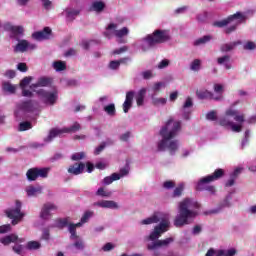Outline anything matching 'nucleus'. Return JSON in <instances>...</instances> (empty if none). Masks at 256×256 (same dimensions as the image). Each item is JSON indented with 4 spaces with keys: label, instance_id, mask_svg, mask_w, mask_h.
Masks as SVG:
<instances>
[{
    "label": "nucleus",
    "instance_id": "1",
    "mask_svg": "<svg viewBox=\"0 0 256 256\" xmlns=\"http://www.w3.org/2000/svg\"><path fill=\"white\" fill-rule=\"evenodd\" d=\"M181 131V121H174L173 118H169L166 125L160 130V136L162 140L158 142V151H165L168 149L170 155H175L179 150V140L175 139Z\"/></svg>",
    "mask_w": 256,
    "mask_h": 256
},
{
    "label": "nucleus",
    "instance_id": "2",
    "mask_svg": "<svg viewBox=\"0 0 256 256\" xmlns=\"http://www.w3.org/2000/svg\"><path fill=\"white\" fill-rule=\"evenodd\" d=\"M169 227V220L163 219L158 226H155L154 231L147 236V241H153L150 244H147L148 251H153V256H161V248L169 247L170 243H173L175 239L173 237L166 238L164 240H159L162 233H166L167 228Z\"/></svg>",
    "mask_w": 256,
    "mask_h": 256
},
{
    "label": "nucleus",
    "instance_id": "3",
    "mask_svg": "<svg viewBox=\"0 0 256 256\" xmlns=\"http://www.w3.org/2000/svg\"><path fill=\"white\" fill-rule=\"evenodd\" d=\"M199 203L193 201L191 198H185L178 204V215L174 219V227H185L191 225L193 219L197 217V210Z\"/></svg>",
    "mask_w": 256,
    "mask_h": 256
},
{
    "label": "nucleus",
    "instance_id": "4",
    "mask_svg": "<svg viewBox=\"0 0 256 256\" xmlns=\"http://www.w3.org/2000/svg\"><path fill=\"white\" fill-rule=\"evenodd\" d=\"M170 39L171 36L166 30H155L152 34L143 38V41L148 47L153 48L156 45H161V43H167Z\"/></svg>",
    "mask_w": 256,
    "mask_h": 256
},
{
    "label": "nucleus",
    "instance_id": "5",
    "mask_svg": "<svg viewBox=\"0 0 256 256\" xmlns=\"http://www.w3.org/2000/svg\"><path fill=\"white\" fill-rule=\"evenodd\" d=\"M24 242H25V239L19 238L17 234H10L0 238V243H2V245H11V243L16 244L12 247V250L14 251V253H16V255H23V245L17 244V243H24Z\"/></svg>",
    "mask_w": 256,
    "mask_h": 256
},
{
    "label": "nucleus",
    "instance_id": "6",
    "mask_svg": "<svg viewBox=\"0 0 256 256\" xmlns=\"http://www.w3.org/2000/svg\"><path fill=\"white\" fill-rule=\"evenodd\" d=\"M21 201L16 200L15 208H10L5 210V215L8 219H12V225H18L23 221V217H25V213L21 212Z\"/></svg>",
    "mask_w": 256,
    "mask_h": 256
},
{
    "label": "nucleus",
    "instance_id": "7",
    "mask_svg": "<svg viewBox=\"0 0 256 256\" xmlns=\"http://www.w3.org/2000/svg\"><path fill=\"white\" fill-rule=\"evenodd\" d=\"M36 94L45 105H54L57 103V99H59L57 90L47 91L45 89H40L36 91Z\"/></svg>",
    "mask_w": 256,
    "mask_h": 256
},
{
    "label": "nucleus",
    "instance_id": "8",
    "mask_svg": "<svg viewBox=\"0 0 256 256\" xmlns=\"http://www.w3.org/2000/svg\"><path fill=\"white\" fill-rule=\"evenodd\" d=\"M41 177L42 179H46L49 177V168H30L26 172V178L28 181H37Z\"/></svg>",
    "mask_w": 256,
    "mask_h": 256
},
{
    "label": "nucleus",
    "instance_id": "9",
    "mask_svg": "<svg viewBox=\"0 0 256 256\" xmlns=\"http://www.w3.org/2000/svg\"><path fill=\"white\" fill-rule=\"evenodd\" d=\"M16 107L18 111H22L23 113H35L39 107V102L35 100H24L19 102Z\"/></svg>",
    "mask_w": 256,
    "mask_h": 256
},
{
    "label": "nucleus",
    "instance_id": "10",
    "mask_svg": "<svg viewBox=\"0 0 256 256\" xmlns=\"http://www.w3.org/2000/svg\"><path fill=\"white\" fill-rule=\"evenodd\" d=\"M4 31H9L11 33L10 38L16 41H19V38L25 33L23 26H13L9 22L4 24Z\"/></svg>",
    "mask_w": 256,
    "mask_h": 256
},
{
    "label": "nucleus",
    "instance_id": "11",
    "mask_svg": "<svg viewBox=\"0 0 256 256\" xmlns=\"http://www.w3.org/2000/svg\"><path fill=\"white\" fill-rule=\"evenodd\" d=\"M236 19H243V14L241 12H237L233 15L228 16L226 19L213 22V27H218L219 29L223 27H227L230 23H233Z\"/></svg>",
    "mask_w": 256,
    "mask_h": 256
},
{
    "label": "nucleus",
    "instance_id": "12",
    "mask_svg": "<svg viewBox=\"0 0 256 256\" xmlns=\"http://www.w3.org/2000/svg\"><path fill=\"white\" fill-rule=\"evenodd\" d=\"M52 35H53V31L49 27H44L43 30L34 32L32 34V37L36 41H45L47 39H51Z\"/></svg>",
    "mask_w": 256,
    "mask_h": 256
},
{
    "label": "nucleus",
    "instance_id": "13",
    "mask_svg": "<svg viewBox=\"0 0 256 256\" xmlns=\"http://www.w3.org/2000/svg\"><path fill=\"white\" fill-rule=\"evenodd\" d=\"M51 211H57V205L51 202L45 203L41 209L40 217L47 221L51 217Z\"/></svg>",
    "mask_w": 256,
    "mask_h": 256
},
{
    "label": "nucleus",
    "instance_id": "14",
    "mask_svg": "<svg viewBox=\"0 0 256 256\" xmlns=\"http://www.w3.org/2000/svg\"><path fill=\"white\" fill-rule=\"evenodd\" d=\"M135 98L134 91H128L126 93L125 101L122 105L124 113H129V109L133 107V99Z\"/></svg>",
    "mask_w": 256,
    "mask_h": 256
},
{
    "label": "nucleus",
    "instance_id": "15",
    "mask_svg": "<svg viewBox=\"0 0 256 256\" xmlns=\"http://www.w3.org/2000/svg\"><path fill=\"white\" fill-rule=\"evenodd\" d=\"M96 207H102L103 209H119L117 202L113 200H102L94 203Z\"/></svg>",
    "mask_w": 256,
    "mask_h": 256
},
{
    "label": "nucleus",
    "instance_id": "16",
    "mask_svg": "<svg viewBox=\"0 0 256 256\" xmlns=\"http://www.w3.org/2000/svg\"><path fill=\"white\" fill-rule=\"evenodd\" d=\"M83 171H85V163L83 162L74 163L68 168V173H70V175H81Z\"/></svg>",
    "mask_w": 256,
    "mask_h": 256
},
{
    "label": "nucleus",
    "instance_id": "17",
    "mask_svg": "<svg viewBox=\"0 0 256 256\" xmlns=\"http://www.w3.org/2000/svg\"><path fill=\"white\" fill-rule=\"evenodd\" d=\"M53 83V79L49 77H40L36 83L30 85V89H37L39 87H49Z\"/></svg>",
    "mask_w": 256,
    "mask_h": 256
},
{
    "label": "nucleus",
    "instance_id": "18",
    "mask_svg": "<svg viewBox=\"0 0 256 256\" xmlns=\"http://www.w3.org/2000/svg\"><path fill=\"white\" fill-rule=\"evenodd\" d=\"M29 49V41L18 40L16 47H14V53H25Z\"/></svg>",
    "mask_w": 256,
    "mask_h": 256
},
{
    "label": "nucleus",
    "instance_id": "19",
    "mask_svg": "<svg viewBox=\"0 0 256 256\" xmlns=\"http://www.w3.org/2000/svg\"><path fill=\"white\" fill-rule=\"evenodd\" d=\"M28 197H37L43 193V188L30 185L26 188Z\"/></svg>",
    "mask_w": 256,
    "mask_h": 256
},
{
    "label": "nucleus",
    "instance_id": "20",
    "mask_svg": "<svg viewBox=\"0 0 256 256\" xmlns=\"http://www.w3.org/2000/svg\"><path fill=\"white\" fill-rule=\"evenodd\" d=\"M225 176V170L218 168L216 169L213 174L208 175L206 181H218V179H221V177Z\"/></svg>",
    "mask_w": 256,
    "mask_h": 256
},
{
    "label": "nucleus",
    "instance_id": "21",
    "mask_svg": "<svg viewBox=\"0 0 256 256\" xmlns=\"http://www.w3.org/2000/svg\"><path fill=\"white\" fill-rule=\"evenodd\" d=\"M237 45H241V41L222 44L220 46V51L222 53H229V51H233L237 47Z\"/></svg>",
    "mask_w": 256,
    "mask_h": 256
},
{
    "label": "nucleus",
    "instance_id": "22",
    "mask_svg": "<svg viewBox=\"0 0 256 256\" xmlns=\"http://www.w3.org/2000/svg\"><path fill=\"white\" fill-rule=\"evenodd\" d=\"M196 95L198 97V99H215V95L213 94V92H210L208 90H197L196 91Z\"/></svg>",
    "mask_w": 256,
    "mask_h": 256
},
{
    "label": "nucleus",
    "instance_id": "23",
    "mask_svg": "<svg viewBox=\"0 0 256 256\" xmlns=\"http://www.w3.org/2000/svg\"><path fill=\"white\" fill-rule=\"evenodd\" d=\"M231 56L229 55H224L222 57L217 58V63L218 65H224L225 69H231Z\"/></svg>",
    "mask_w": 256,
    "mask_h": 256
},
{
    "label": "nucleus",
    "instance_id": "24",
    "mask_svg": "<svg viewBox=\"0 0 256 256\" xmlns=\"http://www.w3.org/2000/svg\"><path fill=\"white\" fill-rule=\"evenodd\" d=\"M206 179H207V176L201 178L198 181L197 186H196L197 191H206L207 187H209V183H213L212 181H206Z\"/></svg>",
    "mask_w": 256,
    "mask_h": 256
},
{
    "label": "nucleus",
    "instance_id": "25",
    "mask_svg": "<svg viewBox=\"0 0 256 256\" xmlns=\"http://www.w3.org/2000/svg\"><path fill=\"white\" fill-rule=\"evenodd\" d=\"M214 91L217 93V96H214V101H222L223 99V89L222 84H214Z\"/></svg>",
    "mask_w": 256,
    "mask_h": 256
},
{
    "label": "nucleus",
    "instance_id": "26",
    "mask_svg": "<svg viewBox=\"0 0 256 256\" xmlns=\"http://www.w3.org/2000/svg\"><path fill=\"white\" fill-rule=\"evenodd\" d=\"M2 88L3 91H5L6 93H10L12 95L15 94V92L17 91V86L11 84V82H3Z\"/></svg>",
    "mask_w": 256,
    "mask_h": 256
},
{
    "label": "nucleus",
    "instance_id": "27",
    "mask_svg": "<svg viewBox=\"0 0 256 256\" xmlns=\"http://www.w3.org/2000/svg\"><path fill=\"white\" fill-rule=\"evenodd\" d=\"M145 95H147V90L145 88H142L139 90L137 96H136V103L138 107H141L145 101Z\"/></svg>",
    "mask_w": 256,
    "mask_h": 256
},
{
    "label": "nucleus",
    "instance_id": "28",
    "mask_svg": "<svg viewBox=\"0 0 256 256\" xmlns=\"http://www.w3.org/2000/svg\"><path fill=\"white\" fill-rule=\"evenodd\" d=\"M105 9V2L103 1H95L92 3V11H96V13H101Z\"/></svg>",
    "mask_w": 256,
    "mask_h": 256
},
{
    "label": "nucleus",
    "instance_id": "29",
    "mask_svg": "<svg viewBox=\"0 0 256 256\" xmlns=\"http://www.w3.org/2000/svg\"><path fill=\"white\" fill-rule=\"evenodd\" d=\"M63 133H65L63 131V128L62 129L53 128L49 132L48 140L53 141V139H55V137H59V135H63Z\"/></svg>",
    "mask_w": 256,
    "mask_h": 256
},
{
    "label": "nucleus",
    "instance_id": "30",
    "mask_svg": "<svg viewBox=\"0 0 256 256\" xmlns=\"http://www.w3.org/2000/svg\"><path fill=\"white\" fill-rule=\"evenodd\" d=\"M237 255V250L235 248H231L229 250H218L216 256H235Z\"/></svg>",
    "mask_w": 256,
    "mask_h": 256
},
{
    "label": "nucleus",
    "instance_id": "31",
    "mask_svg": "<svg viewBox=\"0 0 256 256\" xmlns=\"http://www.w3.org/2000/svg\"><path fill=\"white\" fill-rule=\"evenodd\" d=\"M81 130V124L79 122H75L72 126L63 128L64 133H77V131Z\"/></svg>",
    "mask_w": 256,
    "mask_h": 256
},
{
    "label": "nucleus",
    "instance_id": "32",
    "mask_svg": "<svg viewBox=\"0 0 256 256\" xmlns=\"http://www.w3.org/2000/svg\"><path fill=\"white\" fill-rule=\"evenodd\" d=\"M104 111L105 113H107V115H109L110 117H115L116 113H117V109L115 108V105L113 103L108 104L104 107Z\"/></svg>",
    "mask_w": 256,
    "mask_h": 256
},
{
    "label": "nucleus",
    "instance_id": "33",
    "mask_svg": "<svg viewBox=\"0 0 256 256\" xmlns=\"http://www.w3.org/2000/svg\"><path fill=\"white\" fill-rule=\"evenodd\" d=\"M159 221H161V219H159V216H157V214H154L153 216L142 220V225H151L153 223H159Z\"/></svg>",
    "mask_w": 256,
    "mask_h": 256
},
{
    "label": "nucleus",
    "instance_id": "34",
    "mask_svg": "<svg viewBox=\"0 0 256 256\" xmlns=\"http://www.w3.org/2000/svg\"><path fill=\"white\" fill-rule=\"evenodd\" d=\"M209 41H211V36L206 35L195 40L194 45L195 47H199V45H205V43H209Z\"/></svg>",
    "mask_w": 256,
    "mask_h": 256
},
{
    "label": "nucleus",
    "instance_id": "35",
    "mask_svg": "<svg viewBox=\"0 0 256 256\" xmlns=\"http://www.w3.org/2000/svg\"><path fill=\"white\" fill-rule=\"evenodd\" d=\"M26 249L29 251H37V249H41V243L37 241H29L26 245Z\"/></svg>",
    "mask_w": 256,
    "mask_h": 256
},
{
    "label": "nucleus",
    "instance_id": "36",
    "mask_svg": "<svg viewBox=\"0 0 256 256\" xmlns=\"http://www.w3.org/2000/svg\"><path fill=\"white\" fill-rule=\"evenodd\" d=\"M185 191V184L181 183L173 191L172 197H181Z\"/></svg>",
    "mask_w": 256,
    "mask_h": 256
},
{
    "label": "nucleus",
    "instance_id": "37",
    "mask_svg": "<svg viewBox=\"0 0 256 256\" xmlns=\"http://www.w3.org/2000/svg\"><path fill=\"white\" fill-rule=\"evenodd\" d=\"M53 67L55 71H65V69H67V63L63 61H55L53 62Z\"/></svg>",
    "mask_w": 256,
    "mask_h": 256
},
{
    "label": "nucleus",
    "instance_id": "38",
    "mask_svg": "<svg viewBox=\"0 0 256 256\" xmlns=\"http://www.w3.org/2000/svg\"><path fill=\"white\" fill-rule=\"evenodd\" d=\"M56 225L59 229H65L69 225V218H58L56 219Z\"/></svg>",
    "mask_w": 256,
    "mask_h": 256
},
{
    "label": "nucleus",
    "instance_id": "39",
    "mask_svg": "<svg viewBox=\"0 0 256 256\" xmlns=\"http://www.w3.org/2000/svg\"><path fill=\"white\" fill-rule=\"evenodd\" d=\"M29 129H33V124H31V122L25 121L19 124L18 131H29Z\"/></svg>",
    "mask_w": 256,
    "mask_h": 256
},
{
    "label": "nucleus",
    "instance_id": "40",
    "mask_svg": "<svg viewBox=\"0 0 256 256\" xmlns=\"http://www.w3.org/2000/svg\"><path fill=\"white\" fill-rule=\"evenodd\" d=\"M126 35H129V28L123 27L120 30H115V36L121 39L122 37H125Z\"/></svg>",
    "mask_w": 256,
    "mask_h": 256
},
{
    "label": "nucleus",
    "instance_id": "41",
    "mask_svg": "<svg viewBox=\"0 0 256 256\" xmlns=\"http://www.w3.org/2000/svg\"><path fill=\"white\" fill-rule=\"evenodd\" d=\"M167 103V98H152V105H155L156 107L159 105H165Z\"/></svg>",
    "mask_w": 256,
    "mask_h": 256
},
{
    "label": "nucleus",
    "instance_id": "42",
    "mask_svg": "<svg viewBox=\"0 0 256 256\" xmlns=\"http://www.w3.org/2000/svg\"><path fill=\"white\" fill-rule=\"evenodd\" d=\"M82 159H85V152H76L71 156L72 161H81Z\"/></svg>",
    "mask_w": 256,
    "mask_h": 256
},
{
    "label": "nucleus",
    "instance_id": "43",
    "mask_svg": "<svg viewBox=\"0 0 256 256\" xmlns=\"http://www.w3.org/2000/svg\"><path fill=\"white\" fill-rule=\"evenodd\" d=\"M200 68H201V60L199 59L193 60V62L191 63L190 69L192 71H199Z\"/></svg>",
    "mask_w": 256,
    "mask_h": 256
},
{
    "label": "nucleus",
    "instance_id": "44",
    "mask_svg": "<svg viewBox=\"0 0 256 256\" xmlns=\"http://www.w3.org/2000/svg\"><path fill=\"white\" fill-rule=\"evenodd\" d=\"M66 13L67 18L73 21V19H75L81 12L79 10H67Z\"/></svg>",
    "mask_w": 256,
    "mask_h": 256
},
{
    "label": "nucleus",
    "instance_id": "45",
    "mask_svg": "<svg viewBox=\"0 0 256 256\" xmlns=\"http://www.w3.org/2000/svg\"><path fill=\"white\" fill-rule=\"evenodd\" d=\"M230 127L234 133H241V131H243V126L241 124H235L232 122Z\"/></svg>",
    "mask_w": 256,
    "mask_h": 256
},
{
    "label": "nucleus",
    "instance_id": "46",
    "mask_svg": "<svg viewBox=\"0 0 256 256\" xmlns=\"http://www.w3.org/2000/svg\"><path fill=\"white\" fill-rule=\"evenodd\" d=\"M92 216H93V211H86L81 218V223H87V221H89V218Z\"/></svg>",
    "mask_w": 256,
    "mask_h": 256
},
{
    "label": "nucleus",
    "instance_id": "47",
    "mask_svg": "<svg viewBox=\"0 0 256 256\" xmlns=\"http://www.w3.org/2000/svg\"><path fill=\"white\" fill-rule=\"evenodd\" d=\"M245 51H253L256 49L255 42L253 41H248L244 46Z\"/></svg>",
    "mask_w": 256,
    "mask_h": 256
},
{
    "label": "nucleus",
    "instance_id": "48",
    "mask_svg": "<svg viewBox=\"0 0 256 256\" xmlns=\"http://www.w3.org/2000/svg\"><path fill=\"white\" fill-rule=\"evenodd\" d=\"M33 78L31 77H24L21 81H20V87L21 89H24V87H27V85H29V83H31Z\"/></svg>",
    "mask_w": 256,
    "mask_h": 256
},
{
    "label": "nucleus",
    "instance_id": "49",
    "mask_svg": "<svg viewBox=\"0 0 256 256\" xmlns=\"http://www.w3.org/2000/svg\"><path fill=\"white\" fill-rule=\"evenodd\" d=\"M206 119L208 121H217V112L210 111L206 114Z\"/></svg>",
    "mask_w": 256,
    "mask_h": 256
},
{
    "label": "nucleus",
    "instance_id": "50",
    "mask_svg": "<svg viewBox=\"0 0 256 256\" xmlns=\"http://www.w3.org/2000/svg\"><path fill=\"white\" fill-rule=\"evenodd\" d=\"M96 195H98L99 197H109L111 193L106 192L105 188L101 187L97 190Z\"/></svg>",
    "mask_w": 256,
    "mask_h": 256
},
{
    "label": "nucleus",
    "instance_id": "51",
    "mask_svg": "<svg viewBox=\"0 0 256 256\" xmlns=\"http://www.w3.org/2000/svg\"><path fill=\"white\" fill-rule=\"evenodd\" d=\"M17 69L18 71H21V73H27V71H29L27 64L23 62L18 63Z\"/></svg>",
    "mask_w": 256,
    "mask_h": 256
},
{
    "label": "nucleus",
    "instance_id": "52",
    "mask_svg": "<svg viewBox=\"0 0 256 256\" xmlns=\"http://www.w3.org/2000/svg\"><path fill=\"white\" fill-rule=\"evenodd\" d=\"M233 122L229 121L227 118H221L219 120V125L222 127H231Z\"/></svg>",
    "mask_w": 256,
    "mask_h": 256
},
{
    "label": "nucleus",
    "instance_id": "53",
    "mask_svg": "<svg viewBox=\"0 0 256 256\" xmlns=\"http://www.w3.org/2000/svg\"><path fill=\"white\" fill-rule=\"evenodd\" d=\"M17 73L15 72V70H7L4 73V77H7V79H15Z\"/></svg>",
    "mask_w": 256,
    "mask_h": 256
},
{
    "label": "nucleus",
    "instance_id": "54",
    "mask_svg": "<svg viewBox=\"0 0 256 256\" xmlns=\"http://www.w3.org/2000/svg\"><path fill=\"white\" fill-rule=\"evenodd\" d=\"M118 174L120 177H127L129 175V165L127 164L124 168H121Z\"/></svg>",
    "mask_w": 256,
    "mask_h": 256
},
{
    "label": "nucleus",
    "instance_id": "55",
    "mask_svg": "<svg viewBox=\"0 0 256 256\" xmlns=\"http://www.w3.org/2000/svg\"><path fill=\"white\" fill-rule=\"evenodd\" d=\"M234 31H237V24L225 28L224 33H226V35H231Z\"/></svg>",
    "mask_w": 256,
    "mask_h": 256
},
{
    "label": "nucleus",
    "instance_id": "56",
    "mask_svg": "<svg viewBox=\"0 0 256 256\" xmlns=\"http://www.w3.org/2000/svg\"><path fill=\"white\" fill-rule=\"evenodd\" d=\"M164 189H173L175 187V182L173 180H168L163 183Z\"/></svg>",
    "mask_w": 256,
    "mask_h": 256
},
{
    "label": "nucleus",
    "instance_id": "57",
    "mask_svg": "<svg viewBox=\"0 0 256 256\" xmlns=\"http://www.w3.org/2000/svg\"><path fill=\"white\" fill-rule=\"evenodd\" d=\"M126 51H129V47L127 46H122L121 48H118L113 51L114 55H121V53H125Z\"/></svg>",
    "mask_w": 256,
    "mask_h": 256
},
{
    "label": "nucleus",
    "instance_id": "58",
    "mask_svg": "<svg viewBox=\"0 0 256 256\" xmlns=\"http://www.w3.org/2000/svg\"><path fill=\"white\" fill-rule=\"evenodd\" d=\"M11 231V224L0 226V234L9 233Z\"/></svg>",
    "mask_w": 256,
    "mask_h": 256
},
{
    "label": "nucleus",
    "instance_id": "59",
    "mask_svg": "<svg viewBox=\"0 0 256 256\" xmlns=\"http://www.w3.org/2000/svg\"><path fill=\"white\" fill-rule=\"evenodd\" d=\"M120 67L119 60H113L109 63V68L112 70H117Z\"/></svg>",
    "mask_w": 256,
    "mask_h": 256
},
{
    "label": "nucleus",
    "instance_id": "60",
    "mask_svg": "<svg viewBox=\"0 0 256 256\" xmlns=\"http://www.w3.org/2000/svg\"><path fill=\"white\" fill-rule=\"evenodd\" d=\"M112 249H115V245H113L111 242L106 243L103 247L102 250L107 252V251H112Z\"/></svg>",
    "mask_w": 256,
    "mask_h": 256
},
{
    "label": "nucleus",
    "instance_id": "61",
    "mask_svg": "<svg viewBox=\"0 0 256 256\" xmlns=\"http://www.w3.org/2000/svg\"><path fill=\"white\" fill-rule=\"evenodd\" d=\"M189 107H193V99L188 97L183 105V109H189Z\"/></svg>",
    "mask_w": 256,
    "mask_h": 256
},
{
    "label": "nucleus",
    "instance_id": "62",
    "mask_svg": "<svg viewBox=\"0 0 256 256\" xmlns=\"http://www.w3.org/2000/svg\"><path fill=\"white\" fill-rule=\"evenodd\" d=\"M234 121H236L237 123H245V115L241 114H236L234 116Z\"/></svg>",
    "mask_w": 256,
    "mask_h": 256
},
{
    "label": "nucleus",
    "instance_id": "63",
    "mask_svg": "<svg viewBox=\"0 0 256 256\" xmlns=\"http://www.w3.org/2000/svg\"><path fill=\"white\" fill-rule=\"evenodd\" d=\"M165 67H169V60L164 59L158 64V69H165Z\"/></svg>",
    "mask_w": 256,
    "mask_h": 256
},
{
    "label": "nucleus",
    "instance_id": "64",
    "mask_svg": "<svg viewBox=\"0 0 256 256\" xmlns=\"http://www.w3.org/2000/svg\"><path fill=\"white\" fill-rule=\"evenodd\" d=\"M142 77L143 79H151V77H153V72H151V70L148 71H144L142 72Z\"/></svg>",
    "mask_w": 256,
    "mask_h": 256
}]
</instances>
